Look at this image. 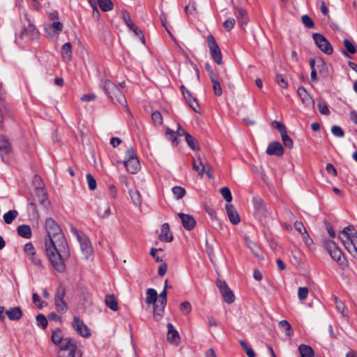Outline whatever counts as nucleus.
Instances as JSON below:
<instances>
[{"instance_id":"f257e3e1","label":"nucleus","mask_w":357,"mask_h":357,"mask_svg":"<svg viewBox=\"0 0 357 357\" xmlns=\"http://www.w3.org/2000/svg\"><path fill=\"white\" fill-rule=\"evenodd\" d=\"M45 227L47 231L45 245L47 257L53 268L63 273L66 270V261L70 255L68 243L54 220L47 218Z\"/></svg>"},{"instance_id":"f03ea898","label":"nucleus","mask_w":357,"mask_h":357,"mask_svg":"<svg viewBox=\"0 0 357 357\" xmlns=\"http://www.w3.org/2000/svg\"><path fill=\"white\" fill-rule=\"evenodd\" d=\"M102 87L105 93L111 100L114 103H118L119 105L128 110V106L125 96L118 89L116 84L109 79H105L102 82Z\"/></svg>"},{"instance_id":"7ed1b4c3","label":"nucleus","mask_w":357,"mask_h":357,"mask_svg":"<svg viewBox=\"0 0 357 357\" xmlns=\"http://www.w3.org/2000/svg\"><path fill=\"white\" fill-rule=\"evenodd\" d=\"M124 165L131 174H136L140 169L139 161L132 148L128 149L126 152Z\"/></svg>"},{"instance_id":"20e7f679","label":"nucleus","mask_w":357,"mask_h":357,"mask_svg":"<svg viewBox=\"0 0 357 357\" xmlns=\"http://www.w3.org/2000/svg\"><path fill=\"white\" fill-rule=\"evenodd\" d=\"M312 38L318 48L326 54H331L333 53V47L329 41L320 33H313Z\"/></svg>"},{"instance_id":"39448f33","label":"nucleus","mask_w":357,"mask_h":357,"mask_svg":"<svg viewBox=\"0 0 357 357\" xmlns=\"http://www.w3.org/2000/svg\"><path fill=\"white\" fill-rule=\"evenodd\" d=\"M326 248L329 252L331 257L340 264H342L344 261L342 250L337 246L333 241H328L326 243Z\"/></svg>"},{"instance_id":"423d86ee","label":"nucleus","mask_w":357,"mask_h":357,"mask_svg":"<svg viewBox=\"0 0 357 357\" xmlns=\"http://www.w3.org/2000/svg\"><path fill=\"white\" fill-rule=\"evenodd\" d=\"M207 42L210 49L211 54L218 64L222 63V54L219 46L218 45L214 37L212 35L207 36Z\"/></svg>"},{"instance_id":"0eeeda50","label":"nucleus","mask_w":357,"mask_h":357,"mask_svg":"<svg viewBox=\"0 0 357 357\" xmlns=\"http://www.w3.org/2000/svg\"><path fill=\"white\" fill-rule=\"evenodd\" d=\"M72 326L75 331L82 337L88 338L91 336L90 328L78 317H74Z\"/></svg>"},{"instance_id":"6e6552de","label":"nucleus","mask_w":357,"mask_h":357,"mask_svg":"<svg viewBox=\"0 0 357 357\" xmlns=\"http://www.w3.org/2000/svg\"><path fill=\"white\" fill-rule=\"evenodd\" d=\"M217 286L227 303L231 304L234 302L235 296L225 281L218 280Z\"/></svg>"},{"instance_id":"1a4fd4ad","label":"nucleus","mask_w":357,"mask_h":357,"mask_svg":"<svg viewBox=\"0 0 357 357\" xmlns=\"http://www.w3.org/2000/svg\"><path fill=\"white\" fill-rule=\"evenodd\" d=\"M44 29L47 36L50 38H53L62 31L63 24L59 21H54L52 24H45Z\"/></svg>"},{"instance_id":"9d476101","label":"nucleus","mask_w":357,"mask_h":357,"mask_svg":"<svg viewBox=\"0 0 357 357\" xmlns=\"http://www.w3.org/2000/svg\"><path fill=\"white\" fill-rule=\"evenodd\" d=\"M65 295V289L59 288L55 295V305L58 312H66L67 310V304L65 302L63 297Z\"/></svg>"},{"instance_id":"9b49d317","label":"nucleus","mask_w":357,"mask_h":357,"mask_svg":"<svg viewBox=\"0 0 357 357\" xmlns=\"http://www.w3.org/2000/svg\"><path fill=\"white\" fill-rule=\"evenodd\" d=\"M82 253L87 259L92 254L93 248L89 238L84 235H77Z\"/></svg>"},{"instance_id":"f8f14e48","label":"nucleus","mask_w":357,"mask_h":357,"mask_svg":"<svg viewBox=\"0 0 357 357\" xmlns=\"http://www.w3.org/2000/svg\"><path fill=\"white\" fill-rule=\"evenodd\" d=\"M91 6L93 11L98 12L96 3L98 4L100 9L105 12L112 10L114 5L111 0H88Z\"/></svg>"},{"instance_id":"ddd939ff","label":"nucleus","mask_w":357,"mask_h":357,"mask_svg":"<svg viewBox=\"0 0 357 357\" xmlns=\"http://www.w3.org/2000/svg\"><path fill=\"white\" fill-rule=\"evenodd\" d=\"M59 346V352L78 351L75 340L70 337H66Z\"/></svg>"},{"instance_id":"4468645a","label":"nucleus","mask_w":357,"mask_h":357,"mask_svg":"<svg viewBox=\"0 0 357 357\" xmlns=\"http://www.w3.org/2000/svg\"><path fill=\"white\" fill-rule=\"evenodd\" d=\"M246 247L251 251L253 255L259 260L263 261L264 259L262 251L259 245L254 241L250 240L248 238H245Z\"/></svg>"},{"instance_id":"2eb2a0df","label":"nucleus","mask_w":357,"mask_h":357,"mask_svg":"<svg viewBox=\"0 0 357 357\" xmlns=\"http://www.w3.org/2000/svg\"><path fill=\"white\" fill-rule=\"evenodd\" d=\"M266 153L269 155L280 157L284 154V148L279 142H272L268 145Z\"/></svg>"},{"instance_id":"dca6fc26","label":"nucleus","mask_w":357,"mask_h":357,"mask_svg":"<svg viewBox=\"0 0 357 357\" xmlns=\"http://www.w3.org/2000/svg\"><path fill=\"white\" fill-rule=\"evenodd\" d=\"M298 95L300 96L303 103L306 107H314V100L307 92L306 89L303 86H300L297 91Z\"/></svg>"},{"instance_id":"f3484780","label":"nucleus","mask_w":357,"mask_h":357,"mask_svg":"<svg viewBox=\"0 0 357 357\" xmlns=\"http://www.w3.org/2000/svg\"><path fill=\"white\" fill-rule=\"evenodd\" d=\"M181 220L183 227L187 230H192L196 225V221L194 218L188 214L179 213L178 214Z\"/></svg>"},{"instance_id":"a211bd4d","label":"nucleus","mask_w":357,"mask_h":357,"mask_svg":"<svg viewBox=\"0 0 357 357\" xmlns=\"http://www.w3.org/2000/svg\"><path fill=\"white\" fill-rule=\"evenodd\" d=\"M225 208H226L228 218L229 219V221L233 225L238 224L240 222L241 219H240L239 215H238L237 211L236 210V208H234V206L231 204H228L226 205Z\"/></svg>"},{"instance_id":"6ab92c4d","label":"nucleus","mask_w":357,"mask_h":357,"mask_svg":"<svg viewBox=\"0 0 357 357\" xmlns=\"http://www.w3.org/2000/svg\"><path fill=\"white\" fill-rule=\"evenodd\" d=\"M341 235L344 236L347 240L352 241V243H357V231L353 226L344 227L341 231Z\"/></svg>"},{"instance_id":"aec40b11","label":"nucleus","mask_w":357,"mask_h":357,"mask_svg":"<svg viewBox=\"0 0 357 357\" xmlns=\"http://www.w3.org/2000/svg\"><path fill=\"white\" fill-rule=\"evenodd\" d=\"M6 314L11 321H17L22 317V311L19 306L13 307L6 310Z\"/></svg>"},{"instance_id":"412c9836","label":"nucleus","mask_w":357,"mask_h":357,"mask_svg":"<svg viewBox=\"0 0 357 357\" xmlns=\"http://www.w3.org/2000/svg\"><path fill=\"white\" fill-rule=\"evenodd\" d=\"M168 333H167V340L171 343L178 344L179 342L180 337L178 333L175 330L174 326L171 323H168L167 325Z\"/></svg>"},{"instance_id":"4be33fe9","label":"nucleus","mask_w":357,"mask_h":357,"mask_svg":"<svg viewBox=\"0 0 357 357\" xmlns=\"http://www.w3.org/2000/svg\"><path fill=\"white\" fill-rule=\"evenodd\" d=\"M160 241L164 242H172L174 239L173 235L169 232V226L167 223H164L162 225L161 233L159 235Z\"/></svg>"},{"instance_id":"5701e85b","label":"nucleus","mask_w":357,"mask_h":357,"mask_svg":"<svg viewBox=\"0 0 357 357\" xmlns=\"http://www.w3.org/2000/svg\"><path fill=\"white\" fill-rule=\"evenodd\" d=\"M166 303H167V298H159L158 303H155V305H153L154 317H162L164 310H165V305H166Z\"/></svg>"},{"instance_id":"b1692460","label":"nucleus","mask_w":357,"mask_h":357,"mask_svg":"<svg viewBox=\"0 0 357 357\" xmlns=\"http://www.w3.org/2000/svg\"><path fill=\"white\" fill-rule=\"evenodd\" d=\"M235 15L239 25L243 28V26L247 24L248 22V17L246 11L242 8H238L236 9Z\"/></svg>"},{"instance_id":"393cba45","label":"nucleus","mask_w":357,"mask_h":357,"mask_svg":"<svg viewBox=\"0 0 357 357\" xmlns=\"http://www.w3.org/2000/svg\"><path fill=\"white\" fill-rule=\"evenodd\" d=\"M112 204L109 203H105L99 206L98 209V214L102 218H106L112 214Z\"/></svg>"},{"instance_id":"a878e982","label":"nucleus","mask_w":357,"mask_h":357,"mask_svg":"<svg viewBox=\"0 0 357 357\" xmlns=\"http://www.w3.org/2000/svg\"><path fill=\"white\" fill-rule=\"evenodd\" d=\"M62 59L64 61L68 62L72 57V45L70 43H66L63 45L61 51Z\"/></svg>"},{"instance_id":"bb28decb","label":"nucleus","mask_w":357,"mask_h":357,"mask_svg":"<svg viewBox=\"0 0 357 357\" xmlns=\"http://www.w3.org/2000/svg\"><path fill=\"white\" fill-rule=\"evenodd\" d=\"M158 299V293L155 289L149 288L146 291V304H153L156 303Z\"/></svg>"},{"instance_id":"cd10ccee","label":"nucleus","mask_w":357,"mask_h":357,"mask_svg":"<svg viewBox=\"0 0 357 357\" xmlns=\"http://www.w3.org/2000/svg\"><path fill=\"white\" fill-rule=\"evenodd\" d=\"M105 305L113 311H116L119 309V304L115 296L112 295H107L105 299Z\"/></svg>"},{"instance_id":"c85d7f7f","label":"nucleus","mask_w":357,"mask_h":357,"mask_svg":"<svg viewBox=\"0 0 357 357\" xmlns=\"http://www.w3.org/2000/svg\"><path fill=\"white\" fill-rule=\"evenodd\" d=\"M298 351L301 357H313L314 354L312 348L304 344L298 347Z\"/></svg>"},{"instance_id":"c756f323","label":"nucleus","mask_w":357,"mask_h":357,"mask_svg":"<svg viewBox=\"0 0 357 357\" xmlns=\"http://www.w3.org/2000/svg\"><path fill=\"white\" fill-rule=\"evenodd\" d=\"M11 151V145L9 141L3 136H0V151L1 153V155H3V152L5 153H9ZM2 158L4 160L3 156Z\"/></svg>"},{"instance_id":"7c9ffc66","label":"nucleus","mask_w":357,"mask_h":357,"mask_svg":"<svg viewBox=\"0 0 357 357\" xmlns=\"http://www.w3.org/2000/svg\"><path fill=\"white\" fill-rule=\"evenodd\" d=\"M17 234L25 238H30L31 237V229L29 225H22L17 227Z\"/></svg>"},{"instance_id":"2f4dec72","label":"nucleus","mask_w":357,"mask_h":357,"mask_svg":"<svg viewBox=\"0 0 357 357\" xmlns=\"http://www.w3.org/2000/svg\"><path fill=\"white\" fill-rule=\"evenodd\" d=\"M26 20L28 22L27 25V31L29 34V38L31 40H33L36 38L38 36V31L34 26V24L31 22V21L28 18V17H26Z\"/></svg>"},{"instance_id":"473e14b6","label":"nucleus","mask_w":357,"mask_h":357,"mask_svg":"<svg viewBox=\"0 0 357 357\" xmlns=\"http://www.w3.org/2000/svg\"><path fill=\"white\" fill-rule=\"evenodd\" d=\"M252 202L256 213L264 214L265 212V206L262 199L259 197H254Z\"/></svg>"},{"instance_id":"72a5a7b5","label":"nucleus","mask_w":357,"mask_h":357,"mask_svg":"<svg viewBox=\"0 0 357 357\" xmlns=\"http://www.w3.org/2000/svg\"><path fill=\"white\" fill-rule=\"evenodd\" d=\"M192 168L200 176H202L204 173L205 165L202 163L199 157L197 159H194Z\"/></svg>"},{"instance_id":"f704fd0d","label":"nucleus","mask_w":357,"mask_h":357,"mask_svg":"<svg viewBox=\"0 0 357 357\" xmlns=\"http://www.w3.org/2000/svg\"><path fill=\"white\" fill-rule=\"evenodd\" d=\"M280 328L285 332L286 335L290 337L293 334L291 326L287 320H282L279 322Z\"/></svg>"},{"instance_id":"c9c22d12","label":"nucleus","mask_w":357,"mask_h":357,"mask_svg":"<svg viewBox=\"0 0 357 357\" xmlns=\"http://www.w3.org/2000/svg\"><path fill=\"white\" fill-rule=\"evenodd\" d=\"M130 198L132 199V203L136 206H140L141 205V196L139 192L136 190H130L129 192Z\"/></svg>"},{"instance_id":"e433bc0d","label":"nucleus","mask_w":357,"mask_h":357,"mask_svg":"<svg viewBox=\"0 0 357 357\" xmlns=\"http://www.w3.org/2000/svg\"><path fill=\"white\" fill-rule=\"evenodd\" d=\"M18 215V212L16 210H10L3 215V220L6 224H11L12 222Z\"/></svg>"},{"instance_id":"4c0bfd02","label":"nucleus","mask_w":357,"mask_h":357,"mask_svg":"<svg viewBox=\"0 0 357 357\" xmlns=\"http://www.w3.org/2000/svg\"><path fill=\"white\" fill-rule=\"evenodd\" d=\"M185 140H186V142H187L188 146L190 149H192V150H199V146L198 145L197 140L195 138H194L192 135H190V134L186 135Z\"/></svg>"},{"instance_id":"58836bf2","label":"nucleus","mask_w":357,"mask_h":357,"mask_svg":"<svg viewBox=\"0 0 357 357\" xmlns=\"http://www.w3.org/2000/svg\"><path fill=\"white\" fill-rule=\"evenodd\" d=\"M64 339L61 330H56L52 333V340L54 344L59 345Z\"/></svg>"},{"instance_id":"ea45409f","label":"nucleus","mask_w":357,"mask_h":357,"mask_svg":"<svg viewBox=\"0 0 357 357\" xmlns=\"http://www.w3.org/2000/svg\"><path fill=\"white\" fill-rule=\"evenodd\" d=\"M172 191L177 199L183 198L185 195V190L181 186H175L172 188Z\"/></svg>"},{"instance_id":"a19ab883","label":"nucleus","mask_w":357,"mask_h":357,"mask_svg":"<svg viewBox=\"0 0 357 357\" xmlns=\"http://www.w3.org/2000/svg\"><path fill=\"white\" fill-rule=\"evenodd\" d=\"M211 81L213 84V89L214 91L215 95L217 96H220L222 95V89L220 86V84L216 79V77L211 79Z\"/></svg>"},{"instance_id":"79ce46f5","label":"nucleus","mask_w":357,"mask_h":357,"mask_svg":"<svg viewBox=\"0 0 357 357\" xmlns=\"http://www.w3.org/2000/svg\"><path fill=\"white\" fill-rule=\"evenodd\" d=\"M221 195L223 197L227 202H230L232 200V195L230 190L227 187H223L220 190Z\"/></svg>"},{"instance_id":"37998d69","label":"nucleus","mask_w":357,"mask_h":357,"mask_svg":"<svg viewBox=\"0 0 357 357\" xmlns=\"http://www.w3.org/2000/svg\"><path fill=\"white\" fill-rule=\"evenodd\" d=\"M275 81L282 89H287L289 86L287 80L281 74L276 75Z\"/></svg>"},{"instance_id":"c03bdc74","label":"nucleus","mask_w":357,"mask_h":357,"mask_svg":"<svg viewBox=\"0 0 357 357\" xmlns=\"http://www.w3.org/2000/svg\"><path fill=\"white\" fill-rule=\"evenodd\" d=\"M180 310L183 314L187 315L192 310L191 304L188 301H183L180 304Z\"/></svg>"},{"instance_id":"a18cd8bd","label":"nucleus","mask_w":357,"mask_h":357,"mask_svg":"<svg viewBox=\"0 0 357 357\" xmlns=\"http://www.w3.org/2000/svg\"><path fill=\"white\" fill-rule=\"evenodd\" d=\"M24 252L26 257H31L36 253L34 247L31 243H27L24 245Z\"/></svg>"},{"instance_id":"49530a36","label":"nucleus","mask_w":357,"mask_h":357,"mask_svg":"<svg viewBox=\"0 0 357 357\" xmlns=\"http://www.w3.org/2000/svg\"><path fill=\"white\" fill-rule=\"evenodd\" d=\"M86 178L89 190H94L97 187L96 181L95 178L90 174H87L86 175Z\"/></svg>"},{"instance_id":"de8ad7c7","label":"nucleus","mask_w":357,"mask_h":357,"mask_svg":"<svg viewBox=\"0 0 357 357\" xmlns=\"http://www.w3.org/2000/svg\"><path fill=\"white\" fill-rule=\"evenodd\" d=\"M335 306L339 312L342 314V316H347V314L344 313L345 305L344 303L340 301L337 297H335Z\"/></svg>"},{"instance_id":"09e8293b","label":"nucleus","mask_w":357,"mask_h":357,"mask_svg":"<svg viewBox=\"0 0 357 357\" xmlns=\"http://www.w3.org/2000/svg\"><path fill=\"white\" fill-rule=\"evenodd\" d=\"M302 22L308 29H312L314 26L313 20L308 15H304L301 17Z\"/></svg>"},{"instance_id":"8fccbe9b","label":"nucleus","mask_w":357,"mask_h":357,"mask_svg":"<svg viewBox=\"0 0 357 357\" xmlns=\"http://www.w3.org/2000/svg\"><path fill=\"white\" fill-rule=\"evenodd\" d=\"M282 141L284 145L289 149H292L294 146L293 140L288 136L287 133L281 135Z\"/></svg>"},{"instance_id":"3c124183","label":"nucleus","mask_w":357,"mask_h":357,"mask_svg":"<svg viewBox=\"0 0 357 357\" xmlns=\"http://www.w3.org/2000/svg\"><path fill=\"white\" fill-rule=\"evenodd\" d=\"M152 120L155 125L160 126L162 123V116L160 112L155 111L151 115Z\"/></svg>"},{"instance_id":"603ef678","label":"nucleus","mask_w":357,"mask_h":357,"mask_svg":"<svg viewBox=\"0 0 357 357\" xmlns=\"http://www.w3.org/2000/svg\"><path fill=\"white\" fill-rule=\"evenodd\" d=\"M357 243H352V241H349V243L345 246V248L354 257L357 258Z\"/></svg>"},{"instance_id":"864d4df0","label":"nucleus","mask_w":357,"mask_h":357,"mask_svg":"<svg viewBox=\"0 0 357 357\" xmlns=\"http://www.w3.org/2000/svg\"><path fill=\"white\" fill-rule=\"evenodd\" d=\"M318 108H319V112L321 114H324V115H329L330 114V110L327 106V105L323 102V101H319V103H318Z\"/></svg>"},{"instance_id":"5fc2aeb1","label":"nucleus","mask_w":357,"mask_h":357,"mask_svg":"<svg viewBox=\"0 0 357 357\" xmlns=\"http://www.w3.org/2000/svg\"><path fill=\"white\" fill-rule=\"evenodd\" d=\"M36 192H37V194L38 195V202L41 204H44V202L45 201V199L47 198V195L44 192L43 188L42 187H36Z\"/></svg>"},{"instance_id":"6e6d98bb","label":"nucleus","mask_w":357,"mask_h":357,"mask_svg":"<svg viewBox=\"0 0 357 357\" xmlns=\"http://www.w3.org/2000/svg\"><path fill=\"white\" fill-rule=\"evenodd\" d=\"M36 321L39 326L43 328H45L47 326L48 321L45 315L40 314L36 317Z\"/></svg>"},{"instance_id":"4d7b16f0","label":"nucleus","mask_w":357,"mask_h":357,"mask_svg":"<svg viewBox=\"0 0 357 357\" xmlns=\"http://www.w3.org/2000/svg\"><path fill=\"white\" fill-rule=\"evenodd\" d=\"M308 295V289L307 287H299L298 290V297L301 301H304Z\"/></svg>"},{"instance_id":"13d9d810","label":"nucleus","mask_w":357,"mask_h":357,"mask_svg":"<svg viewBox=\"0 0 357 357\" xmlns=\"http://www.w3.org/2000/svg\"><path fill=\"white\" fill-rule=\"evenodd\" d=\"M273 126L279 131L281 135L287 133L285 126L282 122L274 121L273 122Z\"/></svg>"},{"instance_id":"bf43d9fd","label":"nucleus","mask_w":357,"mask_h":357,"mask_svg":"<svg viewBox=\"0 0 357 357\" xmlns=\"http://www.w3.org/2000/svg\"><path fill=\"white\" fill-rule=\"evenodd\" d=\"M331 132L333 135L337 137H343L344 135V130L340 126H333L331 128Z\"/></svg>"},{"instance_id":"052dcab7","label":"nucleus","mask_w":357,"mask_h":357,"mask_svg":"<svg viewBox=\"0 0 357 357\" xmlns=\"http://www.w3.org/2000/svg\"><path fill=\"white\" fill-rule=\"evenodd\" d=\"M344 45L347 50L351 54H355L356 52V49L354 45L350 42L349 40L345 39L344 40Z\"/></svg>"},{"instance_id":"680f3d73","label":"nucleus","mask_w":357,"mask_h":357,"mask_svg":"<svg viewBox=\"0 0 357 357\" xmlns=\"http://www.w3.org/2000/svg\"><path fill=\"white\" fill-rule=\"evenodd\" d=\"M58 357H81L79 351L59 352Z\"/></svg>"},{"instance_id":"e2e57ef3","label":"nucleus","mask_w":357,"mask_h":357,"mask_svg":"<svg viewBox=\"0 0 357 357\" xmlns=\"http://www.w3.org/2000/svg\"><path fill=\"white\" fill-rule=\"evenodd\" d=\"M235 23L236 20L232 17H229L224 22L223 26L227 31H230L234 28Z\"/></svg>"},{"instance_id":"0e129e2a","label":"nucleus","mask_w":357,"mask_h":357,"mask_svg":"<svg viewBox=\"0 0 357 357\" xmlns=\"http://www.w3.org/2000/svg\"><path fill=\"white\" fill-rule=\"evenodd\" d=\"M27 258L29 259V261H31V262L33 265H35V266H38L39 268H41L43 266L41 260L39 258L37 257L36 253L34 255H33V256L29 257Z\"/></svg>"},{"instance_id":"69168bd1","label":"nucleus","mask_w":357,"mask_h":357,"mask_svg":"<svg viewBox=\"0 0 357 357\" xmlns=\"http://www.w3.org/2000/svg\"><path fill=\"white\" fill-rule=\"evenodd\" d=\"M32 298H33V302L36 305H37L38 307L40 308L43 307V304H45V302H40V297L36 293L33 294Z\"/></svg>"},{"instance_id":"338daca9","label":"nucleus","mask_w":357,"mask_h":357,"mask_svg":"<svg viewBox=\"0 0 357 357\" xmlns=\"http://www.w3.org/2000/svg\"><path fill=\"white\" fill-rule=\"evenodd\" d=\"M187 13H192L196 10V6L195 2L189 3L185 8Z\"/></svg>"},{"instance_id":"774afa93","label":"nucleus","mask_w":357,"mask_h":357,"mask_svg":"<svg viewBox=\"0 0 357 357\" xmlns=\"http://www.w3.org/2000/svg\"><path fill=\"white\" fill-rule=\"evenodd\" d=\"M167 270V265L165 262L162 263L159 267L158 270V273L160 276H163Z\"/></svg>"}]
</instances>
